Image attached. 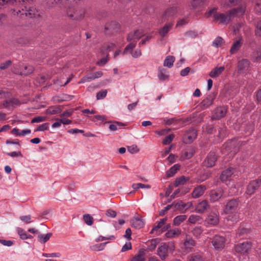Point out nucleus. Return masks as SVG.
<instances>
[{"mask_svg": "<svg viewBox=\"0 0 261 261\" xmlns=\"http://www.w3.org/2000/svg\"><path fill=\"white\" fill-rule=\"evenodd\" d=\"M181 233V231L178 228L170 229L165 233V236L168 238L177 237Z\"/></svg>", "mask_w": 261, "mask_h": 261, "instance_id": "nucleus-34", "label": "nucleus"}, {"mask_svg": "<svg viewBox=\"0 0 261 261\" xmlns=\"http://www.w3.org/2000/svg\"><path fill=\"white\" fill-rule=\"evenodd\" d=\"M223 195V190L221 189L212 190L210 193V200L214 202L218 201Z\"/></svg>", "mask_w": 261, "mask_h": 261, "instance_id": "nucleus-21", "label": "nucleus"}, {"mask_svg": "<svg viewBox=\"0 0 261 261\" xmlns=\"http://www.w3.org/2000/svg\"><path fill=\"white\" fill-rule=\"evenodd\" d=\"M224 43L223 39L220 37H217L213 42V45L216 47H218Z\"/></svg>", "mask_w": 261, "mask_h": 261, "instance_id": "nucleus-54", "label": "nucleus"}, {"mask_svg": "<svg viewBox=\"0 0 261 261\" xmlns=\"http://www.w3.org/2000/svg\"><path fill=\"white\" fill-rule=\"evenodd\" d=\"M159 242V239H152L150 242L148 243V249L151 251L155 249Z\"/></svg>", "mask_w": 261, "mask_h": 261, "instance_id": "nucleus-41", "label": "nucleus"}, {"mask_svg": "<svg viewBox=\"0 0 261 261\" xmlns=\"http://www.w3.org/2000/svg\"><path fill=\"white\" fill-rule=\"evenodd\" d=\"M233 215H229L226 218V220L228 222H232V224L236 223L239 220V216L237 213H233Z\"/></svg>", "mask_w": 261, "mask_h": 261, "instance_id": "nucleus-46", "label": "nucleus"}, {"mask_svg": "<svg viewBox=\"0 0 261 261\" xmlns=\"http://www.w3.org/2000/svg\"><path fill=\"white\" fill-rule=\"evenodd\" d=\"M135 47L136 43L132 42L125 47L123 52V54H127L128 52L132 54L133 53V50L135 48Z\"/></svg>", "mask_w": 261, "mask_h": 261, "instance_id": "nucleus-48", "label": "nucleus"}, {"mask_svg": "<svg viewBox=\"0 0 261 261\" xmlns=\"http://www.w3.org/2000/svg\"><path fill=\"white\" fill-rule=\"evenodd\" d=\"M196 137V131L194 128H190L184 134L183 141L186 144L191 143L195 139Z\"/></svg>", "mask_w": 261, "mask_h": 261, "instance_id": "nucleus-13", "label": "nucleus"}, {"mask_svg": "<svg viewBox=\"0 0 261 261\" xmlns=\"http://www.w3.org/2000/svg\"><path fill=\"white\" fill-rule=\"evenodd\" d=\"M158 76L160 80L165 81L168 79L169 77V72L167 69L160 67L158 68Z\"/></svg>", "mask_w": 261, "mask_h": 261, "instance_id": "nucleus-25", "label": "nucleus"}, {"mask_svg": "<svg viewBox=\"0 0 261 261\" xmlns=\"http://www.w3.org/2000/svg\"><path fill=\"white\" fill-rule=\"evenodd\" d=\"M33 70H34V68L32 66L25 65V66H23L21 67V70L14 69L13 72L16 74L26 76V75L32 73Z\"/></svg>", "mask_w": 261, "mask_h": 261, "instance_id": "nucleus-18", "label": "nucleus"}, {"mask_svg": "<svg viewBox=\"0 0 261 261\" xmlns=\"http://www.w3.org/2000/svg\"><path fill=\"white\" fill-rule=\"evenodd\" d=\"M106 215L108 217H110L111 218H115L117 216V213L116 211H115L112 209H109L106 211Z\"/></svg>", "mask_w": 261, "mask_h": 261, "instance_id": "nucleus-62", "label": "nucleus"}, {"mask_svg": "<svg viewBox=\"0 0 261 261\" xmlns=\"http://www.w3.org/2000/svg\"><path fill=\"white\" fill-rule=\"evenodd\" d=\"M195 153V149L193 147L188 148L184 153L185 158L187 159H191Z\"/></svg>", "mask_w": 261, "mask_h": 261, "instance_id": "nucleus-47", "label": "nucleus"}, {"mask_svg": "<svg viewBox=\"0 0 261 261\" xmlns=\"http://www.w3.org/2000/svg\"><path fill=\"white\" fill-rule=\"evenodd\" d=\"M31 133V130L30 129L20 130L17 128H14L11 131V133L13 135L17 136H24L25 135L30 134Z\"/></svg>", "mask_w": 261, "mask_h": 261, "instance_id": "nucleus-31", "label": "nucleus"}, {"mask_svg": "<svg viewBox=\"0 0 261 261\" xmlns=\"http://www.w3.org/2000/svg\"><path fill=\"white\" fill-rule=\"evenodd\" d=\"M180 166L178 164H175L172 166L169 170L166 172V176L167 177H172L177 172L180 168Z\"/></svg>", "mask_w": 261, "mask_h": 261, "instance_id": "nucleus-37", "label": "nucleus"}, {"mask_svg": "<svg viewBox=\"0 0 261 261\" xmlns=\"http://www.w3.org/2000/svg\"><path fill=\"white\" fill-rule=\"evenodd\" d=\"M187 219L186 215H179L174 218L173 220V224L176 226L179 225L182 222Z\"/></svg>", "mask_w": 261, "mask_h": 261, "instance_id": "nucleus-40", "label": "nucleus"}, {"mask_svg": "<svg viewBox=\"0 0 261 261\" xmlns=\"http://www.w3.org/2000/svg\"><path fill=\"white\" fill-rule=\"evenodd\" d=\"M246 8L245 5H241L239 7L232 8L225 13H218L217 8H213L206 12L205 15L207 17L213 16L214 22L227 24L232 18L243 16L245 12Z\"/></svg>", "mask_w": 261, "mask_h": 261, "instance_id": "nucleus-1", "label": "nucleus"}, {"mask_svg": "<svg viewBox=\"0 0 261 261\" xmlns=\"http://www.w3.org/2000/svg\"><path fill=\"white\" fill-rule=\"evenodd\" d=\"M167 220V218H164L160 220V221L158 222L157 225L155 226L151 231V233H152L153 231H157L159 229L162 228L163 226L165 224Z\"/></svg>", "mask_w": 261, "mask_h": 261, "instance_id": "nucleus-43", "label": "nucleus"}, {"mask_svg": "<svg viewBox=\"0 0 261 261\" xmlns=\"http://www.w3.org/2000/svg\"><path fill=\"white\" fill-rule=\"evenodd\" d=\"M243 43V40L242 37L239 38L238 40H236L230 47L229 53L231 55L236 54L241 48Z\"/></svg>", "mask_w": 261, "mask_h": 261, "instance_id": "nucleus-17", "label": "nucleus"}, {"mask_svg": "<svg viewBox=\"0 0 261 261\" xmlns=\"http://www.w3.org/2000/svg\"><path fill=\"white\" fill-rule=\"evenodd\" d=\"M10 96V93L5 89H0V99L7 98Z\"/></svg>", "mask_w": 261, "mask_h": 261, "instance_id": "nucleus-56", "label": "nucleus"}, {"mask_svg": "<svg viewBox=\"0 0 261 261\" xmlns=\"http://www.w3.org/2000/svg\"><path fill=\"white\" fill-rule=\"evenodd\" d=\"M17 15L20 14L22 18L23 15L30 18L39 16V14H38V11L34 7H29V8H27L25 7V9H22L21 11L18 10L17 12Z\"/></svg>", "mask_w": 261, "mask_h": 261, "instance_id": "nucleus-8", "label": "nucleus"}, {"mask_svg": "<svg viewBox=\"0 0 261 261\" xmlns=\"http://www.w3.org/2000/svg\"><path fill=\"white\" fill-rule=\"evenodd\" d=\"M205 222L207 225L215 226L219 222V216L215 213H211L207 216Z\"/></svg>", "mask_w": 261, "mask_h": 261, "instance_id": "nucleus-14", "label": "nucleus"}, {"mask_svg": "<svg viewBox=\"0 0 261 261\" xmlns=\"http://www.w3.org/2000/svg\"><path fill=\"white\" fill-rule=\"evenodd\" d=\"M84 219L87 225H91L93 224V218L90 215L87 214L84 215Z\"/></svg>", "mask_w": 261, "mask_h": 261, "instance_id": "nucleus-58", "label": "nucleus"}, {"mask_svg": "<svg viewBox=\"0 0 261 261\" xmlns=\"http://www.w3.org/2000/svg\"><path fill=\"white\" fill-rule=\"evenodd\" d=\"M172 27V23H168L165 24L163 28L160 29L159 34L162 37H164L171 29Z\"/></svg>", "mask_w": 261, "mask_h": 261, "instance_id": "nucleus-33", "label": "nucleus"}, {"mask_svg": "<svg viewBox=\"0 0 261 261\" xmlns=\"http://www.w3.org/2000/svg\"><path fill=\"white\" fill-rule=\"evenodd\" d=\"M178 12L179 10L176 6H172L167 8L161 17V21L164 22L172 19L177 15Z\"/></svg>", "mask_w": 261, "mask_h": 261, "instance_id": "nucleus-5", "label": "nucleus"}, {"mask_svg": "<svg viewBox=\"0 0 261 261\" xmlns=\"http://www.w3.org/2000/svg\"><path fill=\"white\" fill-rule=\"evenodd\" d=\"M210 207L208 201L206 200H203L199 202L196 206V211L200 214L204 213Z\"/></svg>", "mask_w": 261, "mask_h": 261, "instance_id": "nucleus-22", "label": "nucleus"}, {"mask_svg": "<svg viewBox=\"0 0 261 261\" xmlns=\"http://www.w3.org/2000/svg\"><path fill=\"white\" fill-rule=\"evenodd\" d=\"M174 138V135L173 134H170L169 135L167 136L163 139V144L164 145L169 144L172 141Z\"/></svg>", "mask_w": 261, "mask_h": 261, "instance_id": "nucleus-52", "label": "nucleus"}, {"mask_svg": "<svg viewBox=\"0 0 261 261\" xmlns=\"http://www.w3.org/2000/svg\"><path fill=\"white\" fill-rule=\"evenodd\" d=\"M241 0H225L224 3L222 4L223 7L224 8H230L237 5H245V3L240 4Z\"/></svg>", "mask_w": 261, "mask_h": 261, "instance_id": "nucleus-26", "label": "nucleus"}, {"mask_svg": "<svg viewBox=\"0 0 261 261\" xmlns=\"http://www.w3.org/2000/svg\"><path fill=\"white\" fill-rule=\"evenodd\" d=\"M125 124L118 121H114L113 124L109 125V128L112 131H115L121 126H124Z\"/></svg>", "mask_w": 261, "mask_h": 261, "instance_id": "nucleus-45", "label": "nucleus"}, {"mask_svg": "<svg viewBox=\"0 0 261 261\" xmlns=\"http://www.w3.org/2000/svg\"><path fill=\"white\" fill-rule=\"evenodd\" d=\"M238 205L239 201L237 199H232L227 202L224 212L226 214L237 213Z\"/></svg>", "mask_w": 261, "mask_h": 261, "instance_id": "nucleus-7", "label": "nucleus"}, {"mask_svg": "<svg viewBox=\"0 0 261 261\" xmlns=\"http://www.w3.org/2000/svg\"><path fill=\"white\" fill-rule=\"evenodd\" d=\"M212 243L216 249L220 250L225 246V239L222 236L216 235L214 237Z\"/></svg>", "mask_w": 261, "mask_h": 261, "instance_id": "nucleus-9", "label": "nucleus"}, {"mask_svg": "<svg viewBox=\"0 0 261 261\" xmlns=\"http://www.w3.org/2000/svg\"><path fill=\"white\" fill-rule=\"evenodd\" d=\"M189 261H203L200 255H192L189 257Z\"/></svg>", "mask_w": 261, "mask_h": 261, "instance_id": "nucleus-60", "label": "nucleus"}, {"mask_svg": "<svg viewBox=\"0 0 261 261\" xmlns=\"http://www.w3.org/2000/svg\"><path fill=\"white\" fill-rule=\"evenodd\" d=\"M252 247L251 242L247 241L242 243H239L235 246V250L237 252L244 254L248 253Z\"/></svg>", "mask_w": 261, "mask_h": 261, "instance_id": "nucleus-6", "label": "nucleus"}, {"mask_svg": "<svg viewBox=\"0 0 261 261\" xmlns=\"http://www.w3.org/2000/svg\"><path fill=\"white\" fill-rule=\"evenodd\" d=\"M217 159V156L215 152H211L204 161L203 164L207 167H212L215 165Z\"/></svg>", "mask_w": 261, "mask_h": 261, "instance_id": "nucleus-15", "label": "nucleus"}, {"mask_svg": "<svg viewBox=\"0 0 261 261\" xmlns=\"http://www.w3.org/2000/svg\"><path fill=\"white\" fill-rule=\"evenodd\" d=\"M132 187L134 190H137L139 188H146V189H150L151 188V186L149 185H144L141 183H138V184H133L132 186Z\"/></svg>", "mask_w": 261, "mask_h": 261, "instance_id": "nucleus-50", "label": "nucleus"}, {"mask_svg": "<svg viewBox=\"0 0 261 261\" xmlns=\"http://www.w3.org/2000/svg\"><path fill=\"white\" fill-rule=\"evenodd\" d=\"M106 244V243H101L99 244H95L91 246L90 248L92 250L95 251L102 250L105 248Z\"/></svg>", "mask_w": 261, "mask_h": 261, "instance_id": "nucleus-51", "label": "nucleus"}, {"mask_svg": "<svg viewBox=\"0 0 261 261\" xmlns=\"http://www.w3.org/2000/svg\"><path fill=\"white\" fill-rule=\"evenodd\" d=\"M120 25L115 21L108 23L105 25V30L109 31H117L119 29Z\"/></svg>", "mask_w": 261, "mask_h": 261, "instance_id": "nucleus-35", "label": "nucleus"}, {"mask_svg": "<svg viewBox=\"0 0 261 261\" xmlns=\"http://www.w3.org/2000/svg\"><path fill=\"white\" fill-rule=\"evenodd\" d=\"M188 221L191 223L195 224L197 222H201L202 221V218L199 216L192 215L189 218Z\"/></svg>", "mask_w": 261, "mask_h": 261, "instance_id": "nucleus-44", "label": "nucleus"}, {"mask_svg": "<svg viewBox=\"0 0 261 261\" xmlns=\"http://www.w3.org/2000/svg\"><path fill=\"white\" fill-rule=\"evenodd\" d=\"M233 173L234 169L232 168H229L222 172L220 176V179L223 182L226 181Z\"/></svg>", "mask_w": 261, "mask_h": 261, "instance_id": "nucleus-24", "label": "nucleus"}, {"mask_svg": "<svg viewBox=\"0 0 261 261\" xmlns=\"http://www.w3.org/2000/svg\"><path fill=\"white\" fill-rule=\"evenodd\" d=\"M52 235L51 233H48L46 234H40L38 236V240L41 243L44 244L49 240Z\"/></svg>", "mask_w": 261, "mask_h": 261, "instance_id": "nucleus-38", "label": "nucleus"}, {"mask_svg": "<svg viewBox=\"0 0 261 261\" xmlns=\"http://www.w3.org/2000/svg\"><path fill=\"white\" fill-rule=\"evenodd\" d=\"M61 112L60 108L58 107H51L46 110L47 114L54 115L59 114Z\"/></svg>", "mask_w": 261, "mask_h": 261, "instance_id": "nucleus-49", "label": "nucleus"}, {"mask_svg": "<svg viewBox=\"0 0 261 261\" xmlns=\"http://www.w3.org/2000/svg\"><path fill=\"white\" fill-rule=\"evenodd\" d=\"M130 222L132 226L136 229L142 228L145 224L143 220L138 217H134Z\"/></svg>", "mask_w": 261, "mask_h": 261, "instance_id": "nucleus-23", "label": "nucleus"}, {"mask_svg": "<svg viewBox=\"0 0 261 261\" xmlns=\"http://www.w3.org/2000/svg\"><path fill=\"white\" fill-rule=\"evenodd\" d=\"M195 245V241L190 238H187L183 244V248L189 252Z\"/></svg>", "mask_w": 261, "mask_h": 261, "instance_id": "nucleus-27", "label": "nucleus"}, {"mask_svg": "<svg viewBox=\"0 0 261 261\" xmlns=\"http://www.w3.org/2000/svg\"><path fill=\"white\" fill-rule=\"evenodd\" d=\"M7 16L3 13L0 14V28L3 27L7 23Z\"/></svg>", "mask_w": 261, "mask_h": 261, "instance_id": "nucleus-59", "label": "nucleus"}, {"mask_svg": "<svg viewBox=\"0 0 261 261\" xmlns=\"http://www.w3.org/2000/svg\"><path fill=\"white\" fill-rule=\"evenodd\" d=\"M190 179L189 177H186L185 176H181L179 178L176 179L174 182L175 187H178L180 185H184L186 184Z\"/></svg>", "mask_w": 261, "mask_h": 261, "instance_id": "nucleus-36", "label": "nucleus"}, {"mask_svg": "<svg viewBox=\"0 0 261 261\" xmlns=\"http://www.w3.org/2000/svg\"><path fill=\"white\" fill-rule=\"evenodd\" d=\"M174 205L173 207H174L175 210H179L180 211H184V202L182 201H179L176 203H173Z\"/></svg>", "mask_w": 261, "mask_h": 261, "instance_id": "nucleus-53", "label": "nucleus"}, {"mask_svg": "<svg viewBox=\"0 0 261 261\" xmlns=\"http://www.w3.org/2000/svg\"><path fill=\"white\" fill-rule=\"evenodd\" d=\"M46 120V117L44 116H38L34 117L31 121L32 123H39L44 121Z\"/></svg>", "mask_w": 261, "mask_h": 261, "instance_id": "nucleus-61", "label": "nucleus"}, {"mask_svg": "<svg viewBox=\"0 0 261 261\" xmlns=\"http://www.w3.org/2000/svg\"><path fill=\"white\" fill-rule=\"evenodd\" d=\"M144 35V33L142 30H137L134 32L129 33L126 39L128 42H133L136 43Z\"/></svg>", "mask_w": 261, "mask_h": 261, "instance_id": "nucleus-11", "label": "nucleus"}, {"mask_svg": "<svg viewBox=\"0 0 261 261\" xmlns=\"http://www.w3.org/2000/svg\"><path fill=\"white\" fill-rule=\"evenodd\" d=\"M227 109L225 107H220L217 108L212 116L213 119H219L224 117L226 113Z\"/></svg>", "mask_w": 261, "mask_h": 261, "instance_id": "nucleus-20", "label": "nucleus"}, {"mask_svg": "<svg viewBox=\"0 0 261 261\" xmlns=\"http://www.w3.org/2000/svg\"><path fill=\"white\" fill-rule=\"evenodd\" d=\"M252 60L257 62L261 60V44L257 46L252 54Z\"/></svg>", "mask_w": 261, "mask_h": 261, "instance_id": "nucleus-30", "label": "nucleus"}, {"mask_svg": "<svg viewBox=\"0 0 261 261\" xmlns=\"http://www.w3.org/2000/svg\"><path fill=\"white\" fill-rule=\"evenodd\" d=\"M67 16L75 20H81L84 17L85 10L75 7H69L66 10Z\"/></svg>", "mask_w": 261, "mask_h": 261, "instance_id": "nucleus-4", "label": "nucleus"}, {"mask_svg": "<svg viewBox=\"0 0 261 261\" xmlns=\"http://www.w3.org/2000/svg\"><path fill=\"white\" fill-rule=\"evenodd\" d=\"M261 185V179H257L251 181L248 185L246 193L249 195L253 194Z\"/></svg>", "mask_w": 261, "mask_h": 261, "instance_id": "nucleus-12", "label": "nucleus"}, {"mask_svg": "<svg viewBox=\"0 0 261 261\" xmlns=\"http://www.w3.org/2000/svg\"><path fill=\"white\" fill-rule=\"evenodd\" d=\"M127 150L131 153H137L139 151L136 145H132L127 147Z\"/></svg>", "mask_w": 261, "mask_h": 261, "instance_id": "nucleus-64", "label": "nucleus"}, {"mask_svg": "<svg viewBox=\"0 0 261 261\" xmlns=\"http://www.w3.org/2000/svg\"><path fill=\"white\" fill-rule=\"evenodd\" d=\"M17 232L22 240H25L28 239V234L24 229L18 228L17 229Z\"/></svg>", "mask_w": 261, "mask_h": 261, "instance_id": "nucleus-55", "label": "nucleus"}, {"mask_svg": "<svg viewBox=\"0 0 261 261\" xmlns=\"http://www.w3.org/2000/svg\"><path fill=\"white\" fill-rule=\"evenodd\" d=\"M224 66L216 67L209 73V76L212 78L217 77L224 71Z\"/></svg>", "mask_w": 261, "mask_h": 261, "instance_id": "nucleus-28", "label": "nucleus"}, {"mask_svg": "<svg viewBox=\"0 0 261 261\" xmlns=\"http://www.w3.org/2000/svg\"><path fill=\"white\" fill-rule=\"evenodd\" d=\"M102 74L103 73L101 71L95 72V73H93V74L92 76H85L83 78H82L81 82H80V83H84L86 82H90L92 80L100 77L102 75Z\"/></svg>", "mask_w": 261, "mask_h": 261, "instance_id": "nucleus-29", "label": "nucleus"}, {"mask_svg": "<svg viewBox=\"0 0 261 261\" xmlns=\"http://www.w3.org/2000/svg\"><path fill=\"white\" fill-rule=\"evenodd\" d=\"M146 250L144 249H140L137 254H136L132 259V261H145V255Z\"/></svg>", "mask_w": 261, "mask_h": 261, "instance_id": "nucleus-32", "label": "nucleus"}, {"mask_svg": "<svg viewBox=\"0 0 261 261\" xmlns=\"http://www.w3.org/2000/svg\"><path fill=\"white\" fill-rule=\"evenodd\" d=\"M116 45L114 43H109L107 44H105L101 49V51L104 53V51L106 50L107 51H111L115 48Z\"/></svg>", "mask_w": 261, "mask_h": 261, "instance_id": "nucleus-42", "label": "nucleus"}, {"mask_svg": "<svg viewBox=\"0 0 261 261\" xmlns=\"http://www.w3.org/2000/svg\"><path fill=\"white\" fill-rule=\"evenodd\" d=\"M250 66V62L247 59H242L239 61L238 64V72L239 73H244L247 71Z\"/></svg>", "mask_w": 261, "mask_h": 261, "instance_id": "nucleus-16", "label": "nucleus"}, {"mask_svg": "<svg viewBox=\"0 0 261 261\" xmlns=\"http://www.w3.org/2000/svg\"><path fill=\"white\" fill-rule=\"evenodd\" d=\"M175 61V58L172 56H167L164 62V65L167 66L168 68H171L173 65V63Z\"/></svg>", "mask_w": 261, "mask_h": 261, "instance_id": "nucleus-39", "label": "nucleus"}, {"mask_svg": "<svg viewBox=\"0 0 261 261\" xmlns=\"http://www.w3.org/2000/svg\"><path fill=\"white\" fill-rule=\"evenodd\" d=\"M20 101L15 98H12L9 99H6L3 101L0 105V108H6L10 109L14 108L15 106L20 105Z\"/></svg>", "mask_w": 261, "mask_h": 261, "instance_id": "nucleus-10", "label": "nucleus"}, {"mask_svg": "<svg viewBox=\"0 0 261 261\" xmlns=\"http://www.w3.org/2000/svg\"><path fill=\"white\" fill-rule=\"evenodd\" d=\"M107 90H102L99 91L96 95V98L97 100L103 99L107 95Z\"/></svg>", "mask_w": 261, "mask_h": 261, "instance_id": "nucleus-57", "label": "nucleus"}, {"mask_svg": "<svg viewBox=\"0 0 261 261\" xmlns=\"http://www.w3.org/2000/svg\"><path fill=\"white\" fill-rule=\"evenodd\" d=\"M206 188L204 185H199L196 187L192 192V197L193 198H197L201 196L206 190Z\"/></svg>", "mask_w": 261, "mask_h": 261, "instance_id": "nucleus-19", "label": "nucleus"}, {"mask_svg": "<svg viewBox=\"0 0 261 261\" xmlns=\"http://www.w3.org/2000/svg\"><path fill=\"white\" fill-rule=\"evenodd\" d=\"M237 144V143L236 140L226 142L223 146V153L227 154L230 157L233 156L238 150V147L236 146Z\"/></svg>", "mask_w": 261, "mask_h": 261, "instance_id": "nucleus-3", "label": "nucleus"}, {"mask_svg": "<svg viewBox=\"0 0 261 261\" xmlns=\"http://www.w3.org/2000/svg\"><path fill=\"white\" fill-rule=\"evenodd\" d=\"M12 64V62L10 60H8L5 63H2L0 64V69L1 70H4L8 68Z\"/></svg>", "mask_w": 261, "mask_h": 261, "instance_id": "nucleus-63", "label": "nucleus"}, {"mask_svg": "<svg viewBox=\"0 0 261 261\" xmlns=\"http://www.w3.org/2000/svg\"><path fill=\"white\" fill-rule=\"evenodd\" d=\"M175 250L174 244L173 242L163 243L158 248L156 254L164 260L168 256L169 253H172Z\"/></svg>", "mask_w": 261, "mask_h": 261, "instance_id": "nucleus-2", "label": "nucleus"}]
</instances>
